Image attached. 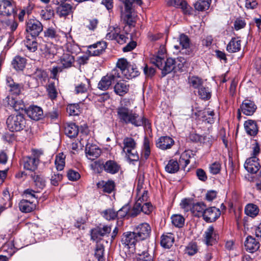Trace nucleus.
Listing matches in <instances>:
<instances>
[{"mask_svg": "<svg viewBox=\"0 0 261 261\" xmlns=\"http://www.w3.org/2000/svg\"><path fill=\"white\" fill-rule=\"evenodd\" d=\"M117 118L120 122L126 124H132L135 126L144 125L149 127L148 121L144 117H140L139 115L129 109L126 104L123 103L116 109Z\"/></svg>", "mask_w": 261, "mask_h": 261, "instance_id": "1", "label": "nucleus"}, {"mask_svg": "<svg viewBox=\"0 0 261 261\" xmlns=\"http://www.w3.org/2000/svg\"><path fill=\"white\" fill-rule=\"evenodd\" d=\"M150 62L162 70L163 76L170 73L175 68V61L172 58H168L165 62L163 57L156 56L152 57Z\"/></svg>", "mask_w": 261, "mask_h": 261, "instance_id": "2", "label": "nucleus"}, {"mask_svg": "<svg viewBox=\"0 0 261 261\" xmlns=\"http://www.w3.org/2000/svg\"><path fill=\"white\" fill-rule=\"evenodd\" d=\"M122 151L130 161H135L139 160V155L136 150L137 143L131 137H125L123 141Z\"/></svg>", "mask_w": 261, "mask_h": 261, "instance_id": "3", "label": "nucleus"}, {"mask_svg": "<svg viewBox=\"0 0 261 261\" xmlns=\"http://www.w3.org/2000/svg\"><path fill=\"white\" fill-rule=\"evenodd\" d=\"M6 123L11 132H18L25 127L26 120L22 114H18L9 116Z\"/></svg>", "mask_w": 261, "mask_h": 261, "instance_id": "4", "label": "nucleus"}, {"mask_svg": "<svg viewBox=\"0 0 261 261\" xmlns=\"http://www.w3.org/2000/svg\"><path fill=\"white\" fill-rule=\"evenodd\" d=\"M43 152L39 150H33L32 155L23 158V168L28 170L34 171L38 167L39 159Z\"/></svg>", "mask_w": 261, "mask_h": 261, "instance_id": "5", "label": "nucleus"}, {"mask_svg": "<svg viewBox=\"0 0 261 261\" xmlns=\"http://www.w3.org/2000/svg\"><path fill=\"white\" fill-rule=\"evenodd\" d=\"M121 77L117 70H113L112 72L103 76L98 84V88L102 90H107L111 86L113 82Z\"/></svg>", "mask_w": 261, "mask_h": 261, "instance_id": "6", "label": "nucleus"}, {"mask_svg": "<svg viewBox=\"0 0 261 261\" xmlns=\"http://www.w3.org/2000/svg\"><path fill=\"white\" fill-rule=\"evenodd\" d=\"M111 231V227L110 226H97L92 229L90 231L91 239L97 242L103 237H108Z\"/></svg>", "mask_w": 261, "mask_h": 261, "instance_id": "7", "label": "nucleus"}, {"mask_svg": "<svg viewBox=\"0 0 261 261\" xmlns=\"http://www.w3.org/2000/svg\"><path fill=\"white\" fill-rule=\"evenodd\" d=\"M106 39L110 40H114L120 44L125 43L128 38L124 34H121V29L119 27L110 28V31L107 33Z\"/></svg>", "mask_w": 261, "mask_h": 261, "instance_id": "8", "label": "nucleus"}, {"mask_svg": "<svg viewBox=\"0 0 261 261\" xmlns=\"http://www.w3.org/2000/svg\"><path fill=\"white\" fill-rule=\"evenodd\" d=\"M26 31L30 33L32 37H36L42 31L43 26L41 23L36 19H30L27 22Z\"/></svg>", "mask_w": 261, "mask_h": 261, "instance_id": "9", "label": "nucleus"}, {"mask_svg": "<svg viewBox=\"0 0 261 261\" xmlns=\"http://www.w3.org/2000/svg\"><path fill=\"white\" fill-rule=\"evenodd\" d=\"M16 13L15 5L11 0L0 1V15L9 16Z\"/></svg>", "mask_w": 261, "mask_h": 261, "instance_id": "10", "label": "nucleus"}, {"mask_svg": "<svg viewBox=\"0 0 261 261\" xmlns=\"http://www.w3.org/2000/svg\"><path fill=\"white\" fill-rule=\"evenodd\" d=\"M153 207L150 203L145 202L143 204L140 201H136L130 213L132 217H135L141 212L145 214H149L152 211Z\"/></svg>", "mask_w": 261, "mask_h": 261, "instance_id": "11", "label": "nucleus"}, {"mask_svg": "<svg viewBox=\"0 0 261 261\" xmlns=\"http://www.w3.org/2000/svg\"><path fill=\"white\" fill-rule=\"evenodd\" d=\"M56 4L59 5L57 8V13L60 17H66L72 14L74 8L69 3L62 0H57Z\"/></svg>", "mask_w": 261, "mask_h": 261, "instance_id": "12", "label": "nucleus"}, {"mask_svg": "<svg viewBox=\"0 0 261 261\" xmlns=\"http://www.w3.org/2000/svg\"><path fill=\"white\" fill-rule=\"evenodd\" d=\"M179 45H174V48L177 50H180L182 54L189 55L191 50L190 49V41L189 37L184 34L179 35L178 38Z\"/></svg>", "mask_w": 261, "mask_h": 261, "instance_id": "13", "label": "nucleus"}, {"mask_svg": "<svg viewBox=\"0 0 261 261\" xmlns=\"http://www.w3.org/2000/svg\"><path fill=\"white\" fill-rule=\"evenodd\" d=\"M140 240L135 231L126 232L122 235L121 239L122 244L127 248H133L137 241Z\"/></svg>", "mask_w": 261, "mask_h": 261, "instance_id": "14", "label": "nucleus"}, {"mask_svg": "<svg viewBox=\"0 0 261 261\" xmlns=\"http://www.w3.org/2000/svg\"><path fill=\"white\" fill-rule=\"evenodd\" d=\"M134 231L140 240H143L149 237L151 227L148 223H142L136 227Z\"/></svg>", "mask_w": 261, "mask_h": 261, "instance_id": "15", "label": "nucleus"}, {"mask_svg": "<svg viewBox=\"0 0 261 261\" xmlns=\"http://www.w3.org/2000/svg\"><path fill=\"white\" fill-rule=\"evenodd\" d=\"M220 215L221 212L219 209L213 206L206 208L202 217L206 222H212L216 221Z\"/></svg>", "mask_w": 261, "mask_h": 261, "instance_id": "16", "label": "nucleus"}, {"mask_svg": "<svg viewBox=\"0 0 261 261\" xmlns=\"http://www.w3.org/2000/svg\"><path fill=\"white\" fill-rule=\"evenodd\" d=\"M244 167L248 172L252 174L256 173L260 167L258 159L255 156L248 158L244 164Z\"/></svg>", "mask_w": 261, "mask_h": 261, "instance_id": "17", "label": "nucleus"}, {"mask_svg": "<svg viewBox=\"0 0 261 261\" xmlns=\"http://www.w3.org/2000/svg\"><path fill=\"white\" fill-rule=\"evenodd\" d=\"M107 45L104 42H98L88 46L86 54L90 56H96L101 54L106 48Z\"/></svg>", "mask_w": 261, "mask_h": 261, "instance_id": "18", "label": "nucleus"}, {"mask_svg": "<svg viewBox=\"0 0 261 261\" xmlns=\"http://www.w3.org/2000/svg\"><path fill=\"white\" fill-rule=\"evenodd\" d=\"M6 84L9 88V91L12 95L17 96L20 94L23 90V84L15 82L13 79L10 76H7Z\"/></svg>", "mask_w": 261, "mask_h": 261, "instance_id": "19", "label": "nucleus"}, {"mask_svg": "<svg viewBox=\"0 0 261 261\" xmlns=\"http://www.w3.org/2000/svg\"><path fill=\"white\" fill-rule=\"evenodd\" d=\"M217 236L212 226H209L204 232L203 241L207 246L213 245L216 241Z\"/></svg>", "mask_w": 261, "mask_h": 261, "instance_id": "20", "label": "nucleus"}, {"mask_svg": "<svg viewBox=\"0 0 261 261\" xmlns=\"http://www.w3.org/2000/svg\"><path fill=\"white\" fill-rule=\"evenodd\" d=\"M256 109L257 107L254 102L249 99L244 100L241 106V111L247 116L252 115Z\"/></svg>", "mask_w": 261, "mask_h": 261, "instance_id": "21", "label": "nucleus"}, {"mask_svg": "<svg viewBox=\"0 0 261 261\" xmlns=\"http://www.w3.org/2000/svg\"><path fill=\"white\" fill-rule=\"evenodd\" d=\"M174 143V140L171 137L163 136L158 139L156 142V145L158 148L162 150H166L171 148Z\"/></svg>", "mask_w": 261, "mask_h": 261, "instance_id": "22", "label": "nucleus"}, {"mask_svg": "<svg viewBox=\"0 0 261 261\" xmlns=\"http://www.w3.org/2000/svg\"><path fill=\"white\" fill-rule=\"evenodd\" d=\"M194 115L196 117L201 116L203 121H205L208 123L212 124L214 122V112L210 109H205L202 111L196 112L194 113Z\"/></svg>", "mask_w": 261, "mask_h": 261, "instance_id": "23", "label": "nucleus"}, {"mask_svg": "<svg viewBox=\"0 0 261 261\" xmlns=\"http://www.w3.org/2000/svg\"><path fill=\"white\" fill-rule=\"evenodd\" d=\"M27 115L32 119L37 121L43 116V111L38 106H30L26 110Z\"/></svg>", "mask_w": 261, "mask_h": 261, "instance_id": "24", "label": "nucleus"}, {"mask_svg": "<svg viewBox=\"0 0 261 261\" xmlns=\"http://www.w3.org/2000/svg\"><path fill=\"white\" fill-rule=\"evenodd\" d=\"M97 188L107 193H111L115 189V184L112 180H101L96 184Z\"/></svg>", "mask_w": 261, "mask_h": 261, "instance_id": "25", "label": "nucleus"}, {"mask_svg": "<svg viewBox=\"0 0 261 261\" xmlns=\"http://www.w3.org/2000/svg\"><path fill=\"white\" fill-rule=\"evenodd\" d=\"M85 152L87 157L91 160L97 158L101 153L100 149L95 145L87 144Z\"/></svg>", "mask_w": 261, "mask_h": 261, "instance_id": "26", "label": "nucleus"}, {"mask_svg": "<svg viewBox=\"0 0 261 261\" xmlns=\"http://www.w3.org/2000/svg\"><path fill=\"white\" fill-rule=\"evenodd\" d=\"M103 168L107 173L114 174L119 172L120 166L114 160H108L103 164Z\"/></svg>", "mask_w": 261, "mask_h": 261, "instance_id": "27", "label": "nucleus"}, {"mask_svg": "<svg viewBox=\"0 0 261 261\" xmlns=\"http://www.w3.org/2000/svg\"><path fill=\"white\" fill-rule=\"evenodd\" d=\"M129 89V84L123 80L118 82L114 87L115 93L121 96L126 94L128 92Z\"/></svg>", "mask_w": 261, "mask_h": 261, "instance_id": "28", "label": "nucleus"}, {"mask_svg": "<svg viewBox=\"0 0 261 261\" xmlns=\"http://www.w3.org/2000/svg\"><path fill=\"white\" fill-rule=\"evenodd\" d=\"M60 63L63 68H69L73 66L75 62L73 56L67 53H64L60 58Z\"/></svg>", "mask_w": 261, "mask_h": 261, "instance_id": "29", "label": "nucleus"}, {"mask_svg": "<svg viewBox=\"0 0 261 261\" xmlns=\"http://www.w3.org/2000/svg\"><path fill=\"white\" fill-rule=\"evenodd\" d=\"M245 247L247 251L253 253L258 250L259 244L252 237L248 236L245 242Z\"/></svg>", "mask_w": 261, "mask_h": 261, "instance_id": "30", "label": "nucleus"}, {"mask_svg": "<svg viewBox=\"0 0 261 261\" xmlns=\"http://www.w3.org/2000/svg\"><path fill=\"white\" fill-rule=\"evenodd\" d=\"M244 127L247 134L250 136H255L258 131L256 122L253 120L246 121L244 123Z\"/></svg>", "mask_w": 261, "mask_h": 261, "instance_id": "31", "label": "nucleus"}, {"mask_svg": "<svg viewBox=\"0 0 261 261\" xmlns=\"http://www.w3.org/2000/svg\"><path fill=\"white\" fill-rule=\"evenodd\" d=\"M67 38V43L65 45V48L67 51L71 54H76L80 51V48L79 45L76 44L73 40L72 38L70 35L67 36L66 34Z\"/></svg>", "mask_w": 261, "mask_h": 261, "instance_id": "32", "label": "nucleus"}, {"mask_svg": "<svg viewBox=\"0 0 261 261\" xmlns=\"http://www.w3.org/2000/svg\"><path fill=\"white\" fill-rule=\"evenodd\" d=\"M19 208L23 213H30L33 211L36 208V204L34 201L22 199L19 203Z\"/></svg>", "mask_w": 261, "mask_h": 261, "instance_id": "33", "label": "nucleus"}, {"mask_svg": "<svg viewBox=\"0 0 261 261\" xmlns=\"http://www.w3.org/2000/svg\"><path fill=\"white\" fill-rule=\"evenodd\" d=\"M79 132V127L75 123H68L65 125L64 132L69 138H75L77 136Z\"/></svg>", "mask_w": 261, "mask_h": 261, "instance_id": "34", "label": "nucleus"}, {"mask_svg": "<svg viewBox=\"0 0 261 261\" xmlns=\"http://www.w3.org/2000/svg\"><path fill=\"white\" fill-rule=\"evenodd\" d=\"M174 242V236L171 233L163 234L161 237V245L164 248H170Z\"/></svg>", "mask_w": 261, "mask_h": 261, "instance_id": "35", "label": "nucleus"}, {"mask_svg": "<svg viewBox=\"0 0 261 261\" xmlns=\"http://www.w3.org/2000/svg\"><path fill=\"white\" fill-rule=\"evenodd\" d=\"M206 205L202 202H198L192 205L191 208L192 213L195 216L199 217L203 216Z\"/></svg>", "mask_w": 261, "mask_h": 261, "instance_id": "36", "label": "nucleus"}, {"mask_svg": "<svg viewBox=\"0 0 261 261\" xmlns=\"http://www.w3.org/2000/svg\"><path fill=\"white\" fill-rule=\"evenodd\" d=\"M241 41L238 38H232L227 45L226 49L229 53H236L240 50Z\"/></svg>", "mask_w": 261, "mask_h": 261, "instance_id": "37", "label": "nucleus"}, {"mask_svg": "<svg viewBox=\"0 0 261 261\" xmlns=\"http://www.w3.org/2000/svg\"><path fill=\"white\" fill-rule=\"evenodd\" d=\"M259 211L258 206L253 203H248L245 207V214L251 218L256 217L258 215Z\"/></svg>", "mask_w": 261, "mask_h": 261, "instance_id": "38", "label": "nucleus"}, {"mask_svg": "<svg viewBox=\"0 0 261 261\" xmlns=\"http://www.w3.org/2000/svg\"><path fill=\"white\" fill-rule=\"evenodd\" d=\"M40 50L47 58H51L55 55L54 47L50 44L43 43L40 44Z\"/></svg>", "mask_w": 261, "mask_h": 261, "instance_id": "39", "label": "nucleus"}, {"mask_svg": "<svg viewBox=\"0 0 261 261\" xmlns=\"http://www.w3.org/2000/svg\"><path fill=\"white\" fill-rule=\"evenodd\" d=\"M139 74L137 68L135 65H130L122 74L124 77L130 79L137 76Z\"/></svg>", "mask_w": 261, "mask_h": 261, "instance_id": "40", "label": "nucleus"}, {"mask_svg": "<svg viewBox=\"0 0 261 261\" xmlns=\"http://www.w3.org/2000/svg\"><path fill=\"white\" fill-rule=\"evenodd\" d=\"M25 59L19 56H16L12 62L13 67L16 70H22L25 66Z\"/></svg>", "mask_w": 261, "mask_h": 261, "instance_id": "41", "label": "nucleus"}, {"mask_svg": "<svg viewBox=\"0 0 261 261\" xmlns=\"http://www.w3.org/2000/svg\"><path fill=\"white\" fill-rule=\"evenodd\" d=\"M165 169L168 173H175L179 170V165L177 161L172 159L169 161Z\"/></svg>", "mask_w": 261, "mask_h": 261, "instance_id": "42", "label": "nucleus"}, {"mask_svg": "<svg viewBox=\"0 0 261 261\" xmlns=\"http://www.w3.org/2000/svg\"><path fill=\"white\" fill-rule=\"evenodd\" d=\"M65 158L66 155L63 153H60L56 155L55 164L58 171H61L64 169L65 165Z\"/></svg>", "mask_w": 261, "mask_h": 261, "instance_id": "43", "label": "nucleus"}, {"mask_svg": "<svg viewBox=\"0 0 261 261\" xmlns=\"http://www.w3.org/2000/svg\"><path fill=\"white\" fill-rule=\"evenodd\" d=\"M7 98L8 104L15 110L18 111L23 108V104L20 101L16 100L13 96H8Z\"/></svg>", "mask_w": 261, "mask_h": 261, "instance_id": "44", "label": "nucleus"}, {"mask_svg": "<svg viewBox=\"0 0 261 261\" xmlns=\"http://www.w3.org/2000/svg\"><path fill=\"white\" fill-rule=\"evenodd\" d=\"M31 176L35 186L39 189H43L45 186V180L43 177L40 175L36 174L35 172H32L31 174Z\"/></svg>", "mask_w": 261, "mask_h": 261, "instance_id": "45", "label": "nucleus"}, {"mask_svg": "<svg viewBox=\"0 0 261 261\" xmlns=\"http://www.w3.org/2000/svg\"><path fill=\"white\" fill-rule=\"evenodd\" d=\"M132 8L126 9L124 11L121 10V18L124 23L128 25H132L133 23V20L132 16Z\"/></svg>", "mask_w": 261, "mask_h": 261, "instance_id": "46", "label": "nucleus"}, {"mask_svg": "<svg viewBox=\"0 0 261 261\" xmlns=\"http://www.w3.org/2000/svg\"><path fill=\"white\" fill-rule=\"evenodd\" d=\"M211 3V0H198L194 4V8L199 11H205L209 8Z\"/></svg>", "mask_w": 261, "mask_h": 261, "instance_id": "47", "label": "nucleus"}, {"mask_svg": "<svg viewBox=\"0 0 261 261\" xmlns=\"http://www.w3.org/2000/svg\"><path fill=\"white\" fill-rule=\"evenodd\" d=\"M1 204L4 205V207H10L12 205L11 201V196L8 189H5L3 192V197L1 200Z\"/></svg>", "mask_w": 261, "mask_h": 261, "instance_id": "48", "label": "nucleus"}, {"mask_svg": "<svg viewBox=\"0 0 261 261\" xmlns=\"http://www.w3.org/2000/svg\"><path fill=\"white\" fill-rule=\"evenodd\" d=\"M35 37L31 36V38H27L24 41L25 46L32 52H34L37 48V43L34 38Z\"/></svg>", "mask_w": 261, "mask_h": 261, "instance_id": "49", "label": "nucleus"}, {"mask_svg": "<svg viewBox=\"0 0 261 261\" xmlns=\"http://www.w3.org/2000/svg\"><path fill=\"white\" fill-rule=\"evenodd\" d=\"M190 85L195 89H199L202 86L203 82L201 79L197 76H191L188 78Z\"/></svg>", "mask_w": 261, "mask_h": 261, "instance_id": "50", "label": "nucleus"}, {"mask_svg": "<svg viewBox=\"0 0 261 261\" xmlns=\"http://www.w3.org/2000/svg\"><path fill=\"white\" fill-rule=\"evenodd\" d=\"M130 64H129L128 62L125 59L122 58L118 60L117 63V69L115 70H117L118 72L120 74L119 70L121 72V74L123 73L124 70H126L128 66H129Z\"/></svg>", "mask_w": 261, "mask_h": 261, "instance_id": "51", "label": "nucleus"}, {"mask_svg": "<svg viewBox=\"0 0 261 261\" xmlns=\"http://www.w3.org/2000/svg\"><path fill=\"white\" fill-rule=\"evenodd\" d=\"M172 224L176 227H181L183 226L185 219L180 215H174L171 217Z\"/></svg>", "mask_w": 261, "mask_h": 261, "instance_id": "52", "label": "nucleus"}, {"mask_svg": "<svg viewBox=\"0 0 261 261\" xmlns=\"http://www.w3.org/2000/svg\"><path fill=\"white\" fill-rule=\"evenodd\" d=\"M33 78L38 82H42L45 81L47 78V73L45 71L41 69H37L33 74Z\"/></svg>", "mask_w": 261, "mask_h": 261, "instance_id": "53", "label": "nucleus"}, {"mask_svg": "<svg viewBox=\"0 0 261 261\" xmlns=\"http://www.w3.org/2000/svg\"><path fill=\"white\" fill-rule=\"evenodd\" d=\"M67 112L70 115H78L80 113L79 105L77 103L69 105L67 107Z\"/></svg>", "mask_w": 261, "mask_h": 261, "instance_id": "54", "label": "nucleus"}, {"mask_svg": "<svg viewBox=\"0 0 261 261\" xmlns=\"http://www.w3.org/2000/svg\"><path fill=\"white\" fill-rule=\"evenodd\" d=\"M185 253L192 256L196 253L198 251V247L196 243H190L186 247Z\"/></svg>", "mask_w": 261, "mask_h": 261, "instance_id": "55", "label": "nucleus"}, {"mask_svg": "<svg viewBox=\"0 0 261 261\" xmlns=\"http://www.w3.org/2000/svg\"><path fill=\"white\" fill-rule=\"evenodd\" d=\"M198 95L201 99L207 100L211 97V92L208 88L202 86L198 89Z\"/></svg>", "mask_w": 261, "mask_h": 261, "instance_id": "56", "label": "nucleus"}, {"mask_svg": "<svg viewBox=\"0 0 261 261\" xmlns=\"http://www.w3.org/2000/svg\"><path fill=\"white\" fill-rule=\"evenodd\" d=\"M138 255L137 257L138 261H153L152 255H150L145 250L137 253Z\"/></svg>", "mask_w": 261, "mask_h": 261, "instance_id": "57", "label": "nucleus"}, {"mask_svg": "<svg viewBox=\"0 0 261 261\" xmlns=\"http://www.w3.org/2000/svg\"><path fill=\"white\" fill-rule=\"evenodd\" d=\"M102 215L107 220H114L117 217V212L113 209L109 208L104 211Z\"/></svg>", "mask_w": 261, "mask_h": 261, "instance_id": "58", "label": "nucleus"}, {"mask_svg": "<svg viewBox=\"0 0 261 261\" xmlns=\"http://www.w3.org/2000/svg\"><path fill=\"white\" fill-rule=\"evenodd\" d=\"M150 154V149L149 141L145 139L144 142V148L141 153V158L147 160Z\"/></svg>", "mask_w": 261, "mask_h": 261, "instance_id": "59", "label": "nucleus"}, {"mask_svg": "<svg viewBox=\"0 0 261 261\" xmlns=\"http://www.w3.org/2000/svg\"><path fill=\"white\" fill-rule=\"evenodd\" d=\"M5 24L7 29L11 32L15 31L18 27V23L14 19H9L6 21Z\"/></svg>", "mask_w": 261, "mask_h": 261, "instance_id": "60", "label": "nucleus"}, {"mask_svg": "<svg viewBox=\"0 0 261 261\" xmlns=\"http://www.w3.org/2000/svg\"><path fill=\"white\" fill-rule=\"evenodd\" d=\"M87 219L88 218L86 216L77 218L74 223V226L79 229H84V224L86 223Z\"/></svg>", "mask_w": 261, "mask_h": 261, "instance_id": "61", "label": "nucleus"}, {"mask_svg": "<svg viewBox=\"0 0 261 261\" xmlns=\"http://www.w3.org/2000/svg\"><path fill=\"white\" fill-rule=\"evenodd\" d=\"M209 168L211 173L217 174L220 171L221 164L218 162H215L210 165Z\"/></svg>", "mask_w": 261, "mask_h": 261, "instance_id": "62", "label": "nucleus"}, {"mask_svg": "<svg viewBox=\"0 0 261 261\" xmlns=\"http://www.w3.org/2000/svg\"><path fill=\"white\" fill-rule=\"evenodd\" d=\"M104 247L101 244H97L95 249V256L98 258V260L100 261L103 255Z\"/></svg>", "mask_w": 261, "mask_h": 261, "instance_id": "63", "label": "nucleus"}, {"mask_svg": "<svg viewBox=\"0 0 261 261\" xmlns=\"http://www.w3.org/2000/svg\"><path fill=\"white\" fill-rule=\"evenodd\" d=\"M67 177L70 180L75 181L80 178V175L77 171L69 170L67 172Z\"/></svg>", "mask_w": 261, "mask_h": 261, "instance_id": "64", "label": "nucleus"}]
</instances>
